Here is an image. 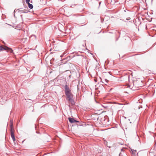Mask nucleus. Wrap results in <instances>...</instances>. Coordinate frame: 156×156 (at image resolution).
<instances>
[{"mask_svg":"<svg viewBox=\"0 0 156 156\" xmlns=\"http://www.w3.org/2000/svg\"><path fill=\"white\" fill-rule=\"evenodd\" d=\"M6 50L7 52L12 53L13 51V50L12 48H9L6 46L3 47L2 46H0V51Z\"/></svg>","mask_w":156,"mask_h":156,"instance_id":"obj_1","label":"nucleus"},{"mask_svg":"<svg viewBox=\"0 0 156 156\" xmlns=\"http://www.w3.org/2000/svg\"><path fill=\"white\" fill-rule=\"evenodd\" d=\"M14 129H12L11 128L10 129L11 136L14 142L16 141V139L14 134Z\"/></svg>","mask_w":156,"mask_h":156,"instance_id":"obj_2","label":"nucleus"},{"mask_svg":"<svg viewBox=\"0 0 156 156\" xmlns=\"http://www.w3.org/2000/svg\"><path fill=\"white\" fill-rule=\"evenodd\" d=\"M65 94L67 96L66 99L67 100L71 98H73V95L71 92L66 93Z\"/></svg>","mask_w":156,"mask_h":156,"instance_id":"obj_3","label":"nucleus"},{"mask_svg":"<svg viewBox=\"0 0 156 156\" xmlns=\"http://www.w3.org/2000/svg\"><path fill=\"white\" fill-rule=\"evenodd\" d=\"M65 93L70 92L71 90H70L69 86L67 85H65L64 86Z\"/></svg>","mask_w":156,"mask_h":156,"instance_id":"obj_4","label":"nucleus"},{"mask_svg":"<svg viewBox=\"0 0 156 156\" xmlns=\"http://www.w3.org/2000/svg\"><path fill=\"white\" fill-rule=\"evenodd\" d=\"M69 121L71 123H73L74 122H78V121L70 117L69 118Z\"/></svg>","mask_w":156,"mask_h":156,"instance_id":"obj_5","label":"nucleus"},{"mask_svg":"<svg viewBox=\"0 0 156 156\" xmlns=\"http://www.w3.org/2000/svg\"><path fill=\"white\" fill-rule=\"evenodd\" d=\"M73 98H71L68 100L71 103L72 105H73L75 104V102L74 100L73 99Z\"/></svg>","mask_w":156,"mask_h":156,"instance_id":"obj_6","label":"nucleus"},{"mask_svg":"<svg viewBox=\"0 0 156 156\" xmlns=\"http://www.w3.org/2000/svg\"><path fill=\"white\" fill-rule=\"evenodd\" d=\"M10 129L11 128V129H13L12 126H13V124L12 120H11L10 119Z\"/></svg>","mask_w":156,"mask_h":156,"instance_id":"obj_7","label":"nucleus"},{"mask_svg":"<svg viewBox=\"0 0 156 156\" xmlns=\"http://www.w3.org/2000/svg\"><path fill=\"white\" fill-rule=\"evenodd\" d=\"M28 7H29V8H30V9H31L33 8V6L32 4L29 3V4H28Z\"/></svg>","mask_w":156,"mask_h":156,"instance_id":"obj_8","label":"nucleus"},{"mask_svg":"<svg viewBox=\"0 0 156 156\" xmlns=\"http://www.w3.org/2000/svg\"><path fill=\"white\" fill-rule=\"evenodd\" d=\"M108 81H109L108 80L105 79V81L103 82V83H104L105 84L107 85Z\"/></svg>","mask_w":156,"mask_h":156,"instance_id":"obj_9","label":"nucleus"},{"mask_svg":"<svg viewBox=\"0 0 156 156\" xmlns=\"http://www.w3.org/2000/svg\"><path fill=\"white\" fill-rule=\"evenodd\" d=\"M131 151L132 152L133 154H135V152H136V150H134L133 149H131Z\"/></svg>","mask_w":156,"mask_h":156,"instance_id":"obj_10","label":"nucleus"},{"mask_svg":"<svg viewBox=\"0 0 156 156\" xmlns=\"http://www.w3.org/2000/svg\"><path fill=\"white\" fill-rule=\"evenodd\" d=\"M30 0H26V2L28 4H29L30 3L29 2H30Z\"/></svg>","mask_w":156,"mask_h":156,"instance_id":"obj_11","label":"nucleus"},{"mask_svg":"<svg viewBox=\"0 0 156 156\" xmlns=\"http://www.w3.org/2000/svg\"><path fill=\"white\" fill-rule=\"evenodd\" d=\"M130 19V17H128L126 18V20H129Z\"/></svg>","mask_w":156,"mask_h":156,"instance_id":"obj_12","label":"nucleus"},{"mask_svg":"<svg viewBox=\"0 0 156 156\" xmlns=\"http://www.w3.org/2000/svg\"><path fill=\"white\" fill-rule=\"evenodd\" d=\"M65 54H63L62 55L60 56V57H62V56H63V55H65Z\"/></svg>","mask_w":156,"mask_h":156,"instance_id":"obj_13","label":"nucleus"},{"mask_svg":"<svg viewBox=\"0 0 156 156\" xmlns=\"http://www.w3.org/2000/svg\"><path fill=\"white\" fill-rule=\"evenodd\" d=\"M28 12L27 11V12H25V11H22V12H23V13H27V12Z\"/></svg>","mask_w":156,"mask_h":156,"instance_id":"obj_14","label":"nucleus"},{"mask_svg":"<svg viewBox=\"0 0 156 156\" xmlns=\"http://www.w3.org/2000/svg\"><path fill=\"white\" fill-rule=\"evenodd\" d=\"M119 156H122L121 154L120 153L119 155Z\"/></svg>","mask_w":156,"mask_h":156,"instance_id":"obj_15","label":"nucleus"},{"mask_svg":"<svg viewBox=\"0 0 156 156\" xmlns=\"http://www.w3.org/2000/svg\"><path fill=\"white\" fill-rule=\"evenodd\" d=\"M32 36V37H35V35H33Z\"/></svg>","mask_w":156,"mask_h":156,"instance_id":"obj_16","label":"nucleus"},{"mask_svg":"<svg viewBox=\"0 0 156 156\" xmlns=\"http://www.w3.org/2000/svg\"><path fill=\"white\" fill-rule=\"evenodd\" d=\"M127 77H128V79H129V76H127Z\"/></svg>","mask_w":156,"mask_h":156,"instance_id":"obj_17","label":"nucleus"},{"mask_svg":"<svg viewBox=\"0 0 156 156\" xmlns=\"http://www.w3.org/2000/svg\"><path fill=\"white\" fill-rule=\"evenodd\" d=\"M101 2H99V4L100 5L101 4Z\"/></svg>","mask_w":156,"mask_h":156,"instance_id":"obj_18","label":"nucleus"},{"mask_svg":"<svg viewBox=\"0 0 156 156\" xmlns=\"http://www.w3.org/2000/svg\"><path fill=\"white\" fill-rule=\"evenodd\" d=\"M135 83H134V84H133L134 85L135 84Z\"/></svg>","mask_w":156,"mask_h":156,"instance_id":"obj_19","label":"nucleus"},{"mask_svg":"<svg viewBox=\"0 0 156 156\" xmlns=\"http://www.w3.org/2000/svg\"><path fill=\"white\" fill-rule=\"evenodd\" d=\"M140 108L139 107V109H140Z\"/></svg>","mask_w":156,"mask_h":156,"instance_id":"obj_20","label":"nucleus"},{"mask_svg":"<svg viewBox=\"0 0 156 156\" xmlns=\"http://www.w3.org/2000/svg\"><path fill=\"white\" fill-rule=\"evenodd\" d=\"M130 87V86H129V87Z\"/></svg>","mask_w":156,"mask_h":156,"instance_id":"obj_21","label":"nucleus"}]
</instances>
